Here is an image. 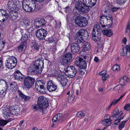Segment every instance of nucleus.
Listing matches in <instances>:
<instances>
[{
  "label": "nucleus",
  "mask_w": 130,
  "mask_h": 130,
  "mask_svg": "<svg viewBox=\"0 0 130 130\" xmlns=\"http://www.w3.org/2000/svg\"><path fill=\"white\" fill-rule=\"evenodd\" d=\"M19 4V0H9L7 6L10 11L8 13L6 10L0 9V21L4 22L7 20L8 17L12 20L17 19L20 14L19 13L17 12L19 9L18 5Z\"/></svg>",
  "instance_id": "nucleus-1"
},
{
  "label": "nucleus",
  "mask_w": 130,
  "mask_h": 130,
  "mask_svg": "<svg viewBox=\"0 0 130 130\" xmlns=\"http://www.w3.org/2000/svg\"><path fill=\"white\" fill-rule=\"evenodd\" d=\"M43 62L40 59L35 60V63L31 65L28 69L29 73L31 75L40 73L43 67Z\"/></svg>",
  "instance_id": "nucleus-2"
},
{
  "label": "nucleus",
  "mask_w": 130,
  "mask_h": 130,
  "mask_svg": "<svg viewBox=\"0 0 130 130\" xmlns=\"http://www.w3.org/2000/svg\"><path fill=\"white\" fill-rule=\"evenodd\" d=\"M76 40L78 43H84L89 37L88 33L87 30L84 29L80 30L76 34Z\"/></svg>",
  "instance_id": "nucleus-3"
},
{
  "label": "nucleus",
  "mask_w": 130,
  "mask_h": 130,
  "mask_svg": "<svg viewBox=\"0 0 130 130\" xmlns=\"http://www.w3.org/2000/svg\"><path fill=\"white\" fill-rule=\"evenodd\" d=\"M48 105L47 99L44 97L41 96L38 99L37 104L34 106L33 107L35 109L41 110L46 108Z\"/></svg>",
  "instance_id": "nucleus-4"
},
{
  "label": "nucleus",
  "mask_w": 130,
  "mask_h": 130,
  "mask_svg": "<svg viewBox=\"0 0 130 130\" xmlns=\"http://www.w3.org/2000/svg\"><path fill=\"white\" fill-rule=\"evenodd\" d=\"M29 0H23L22 6L23 9L25 11L28 12H31L35 9L36 5L34 3H30Z\"/></svg>",
  "instance_id": "nucleus-5"
},
{
  "label": "nucleus",
  "mask_w": 130,
  "mask_h": 130,
  "mask_svg": "<svg viewBox=\"0 0 130 130\" xmlns=\"http://www.w3.org/2000/svg\"><path fill=\"white\" fill-rule=\"evenodd\" d=\"M66 75L70 78L73 77L76 75L77 72L76 69L74 66H68L64 69Z\"/></svg>",
  "instance_id": "nucleus-6"
},
{
  "label": "nucleus",
  "mask_w": 130,
  "mask_h": 130,
  "mask_svg": "<svg viewBox=\"0 0 130 130\" xmlns=\"http://www.w3.org/2000/svg\"><path fill=\"white\" fill-rule=\"evenodd\" d=\"M100 22L102 27L106 29V27L107 26V23H108L109 25L112 24V20L110 17L103 16L101 18Z\"/></svg>",
  "instance_id": "nucleus-7"
},
{
  "label": "nucleus",
  "mask_w": 130,
  "mask_h": 130,
  "mask_svg": "<svg viewBox=\"0 0 130 130\" xmlns=\"http://www.w3.org/2000/svg\"><path fill=\"white\" fill-rule=\"evenodd\" d=\"M75 24L78 26L81 27H85L87 24L88 21L85 18H80V17H76L75 19Z\"/></svg>",
  "instance_id": "nucleus-8"
},
{
  "label": "nucleus",
  "mask_w": 130,
  "mask_h": 130,
  "mask_svg": "<svg viewBox=\"0 0 130 130\" xmlns=\"http://www.w3.org/2000/svg\"><path fill=\"white\" fill-rule=\"evenodd\" d=\"M47 34L46 30L41 28L37 30L36 32V35L37 38L40 40L44 39Z\"/></svg>",
  "instance_id": "nucleus-9"
},
{
  "label": "nucleus",
  "mask_w": 130,
  "mask_h": 130,
  "mask_svg": "<svg viewBox=\"0 0 130 130\" xmlns=\"http://www.w3.org/2000/svg\"><path fill=\"white\" fill-rule=\"evenodd\" d=\"M8 88L7 82L1 79L0 80V94L5 95Z\"/></svg>",
  "instance_id": "nucleus-10"
},
{
  "label": "nucleus",
  "mask_w": 130,
  "mask_h": 130,
  "mask_svg": "<svg viewBox=\"0 0 130 130\" xmlns=\"http://www.w3.org/2000/svg\"><path fill=\"white\" fill-rule=\"evenodd\" d=\"M34 82V78L29 76H27L24 81V86L26 88H29L32 86Z\"/></svg>",
  "instance_id": "nucleus-11"
},
{
  "label": "nucleus",
  "mask_w": 130,
  "mask_h": 130,
  "mask_svg": "<svg viewBox=\"0 0 130 130\" xmlns=\"http://www.w3.org/2000/svg\"><path fill=\"white\" fill-rule=\"evenodd\" d=\"M2 112L4 117L5 119H7L11 114L10 108L9 106H4L2 110Z\"/></svg>",
  "instance_id": "nucleus-12"
},
{
  "label": "nucleus",
  "mask_w": 130,
  "mask_h": 130,
  "mask_svg": "<svg viewBox=\"0 0 130 130\" xmlns=\"http://www.w3.org/2000/svg\"><path fill=\"white\" fill-rule=\"evenodd\" d=\"M125 49L126 50V52L124 51V49L123 48H122L121 51L120 53V55L121 56H124L126 55L127 57H130V44L126 45L125 47Z\"/></svg>",
  "instance_id": "nucleus-13"
},
{
  "label": "nucleus",
  "mask_w": 130,
  "mask_h": 130,
  "mask_svg": "<svg viewBox=\"0 0 130 130\" xmlns=\"http://www.w3.org/2000/svg\"><path fill=\"white\" fill-rule=\"evenodd\" d=\"M72 55L70 53H68L64 54L62 60V63L63 64H67L70 62L72 58Z\"/></svg>",
  "instance_id": "nucleus-14"
},
{
  "label": "nucleus",
  "mask_w": 130,
  "mask_h": 130,
  "mask_svg": "<svg viewBox=\"0 0 130 130\" xmlns=\"http://www.w3.org/2000/svg\"><path fill=\"white\" fill-rule=\"evenodd\" d=\"M57 86L55 85L52 80H49L47 84V88L50 92L55 91L57 88Z\"/></svg>",
  "instance_id": "nucleus-15"
},
{
  "label": "nucleus",
  "mask_w": 130,
  "mask_h": 130,
  "mask_svg": "<svg viewBox=\"0 0 130 130\" xmlns=\"http://www.w3.org/2000/svg\"><path fill=\"white\" fill-rule=\"evenodd\" d=\"M31 33H29V32L26 31L25 32H23L22 34V37L21 38L20 41L22 42H21L23 43H25L26 44V41L28 39V37H31L30 36V34Z\"/></svg>",
  "instance_id": "nucleus-16"
},
{
  "label": "nucleus",
  "mask_w": 130,
  "mask_h": 130,
  "mask_svg": "<svg viewBox=\"0 0 130 130\" xmlns=\"http://www.w3.org/2000/svg\"><path fill=\"white\" fill-rule=\"evenodd\" d=\"M57 79L60 81L62 86L64 87L66 85L68 80L65 76L63 75H59L57 77Z\"/></svg>",
  "instance_id": "nucleus-17"
},
{
  "label": "nucleus",
  "mask_w": 130,
  "mask_h": 130,
  "mask_svg": "<svg viewBox=\"0 0 130 130\" xmlns=\"http://www.w3.org/2000/svg\"><path fill=\"white\" fill-rule=\"evenodd\" d=\"M101 32L100 31H93L92 33V37L95 41L99 40L101 37Z\"/></svg>",
  "instance_id": "nucleus-18"
},
{
  "label": "nucleus",
  "mask_w": 130,
  "mask_h": 130,
  "mask_svg": "<svg viewBox=\"0 0 130 130\" xmlns=\"http://www.w3.org/2000/svg\"><path fill=\"white\" fill-rule=\"evenodd\" d=\"M74 93V91L73 90L68 91L67 93V94L69 96L68 101L70 103H72L74 100L75 96Z\"/></svg>",
  "instance_id": "nucleus-19"
},
{
  "label": "nucleus",
  "mask_w": 130,
  "mask_h": 130,
  "mask_svg": "<svg viewBox=\"0 0 130 130\" xmlns=\"http://www.w3.org/2000/svg\"><path fill=\"white\" fill-rule=\"evenodd\" d=\"M35 87L36 90L41 93H43L44 92L45 88L43 85H40L39 82H36Z\"/></svg>",
  "instance_id": "nucleus-20"
},
{
  "label": "nucleus",
  "mask_w": 130,
  "mask_h": 130,
  "mask_svg": "<svg viewBox=\"0 0 130 130\" xmlns=\"http://www.w3.org/2000/svg\"><path fill=\"white\" fill-rule=\"evenodd\" d=\"M11 114L14 115L18 114L20 111V108L17 105L12 106L10 108Z\"/></svg>",
  "instance_id": "nucleus-21"
},
{
  "label": "nucleus",
  "mask_w": 130,
  "mask_h": 130,
  "mask_svg": "<svg viewBox=\"0 0 130 130\" xmlns=\"http://www.w3.org/2000/svg\"><path fill=\"white\" fill-rule=\"evenodd\" d=\"M45 24V21L43 19L36 20L35 21L34 25L36 27H39L43 26Z\"/></svg>",
  "instance_id": "nucleus-22"
},
{
  "label": "nucleus",
  "mask_w": 130,
  "mask_h": 130,
  "mask_svg": "<svg viewBox=\"0 0 130 130\" xmlns=\"http://www.w3.org/2000/svg\"><path fill=\"white\" fill-rule=\"evenodd\" d=\"M15 79L18 80L22 81L23 78V75L18 70L16 71L14 73Z\"/></svg>",
  "instance_id": "nucleus-23"
},
{
  "label": "nucleus",
  "mask_w": 130,
  "mask_h": 130,
  "mask_svg": "<svg viewBox=\"0 0 130 130\" xmlns=\"http://www.w3.org/2000/svg\"><path fill=\"white\" fill-rule=\"evenodd\" d=\"M79 45L77 44L73 43L71 46V51L73 53H75L78 52L79 49Z\"/></svg>",
  "instance_id": "nucleus-24"
},
{
  "label": "nucleus",
  "mask_w": 130,
  "mask_h": 130,
  "mask_svg": "<svg viewBox=\"0 0 130 130\" xmlns=\"http://www.w3.org/2000/svg\"><path fill=\"white\" fill-rule=\"evenodd\" d=\"M31 51L33 53H35L39 50V44L34 41L32 42L31 45Z\"/></svg>",
  "instance_id": "nucleus-25"
},
{
  "label": "nucleus",
  "mask_w": 130,
  "mask_h": 130,
  "mask_svg": "<svg viewBox=\"0 0 130 130\" xmlns=\"http://www.w3.org/2000/svg\"><path fill=\"white\" fill-rule=\"evenodd\" d=\"M18 85L16 83L14 82L10 84V86L8 88V89L11 92H14L17 89Z\"/></svg>",
  "instance_id": "nucleus-26"
},
{
  "label": "nucleus",
  "mask_w": 130,
  "mask_h": 130,
  "mask_svg": "<svg viewBox=\"0 0 130 130\" xmlns=\"http://www.w3.org/2000/svg\"><path fill=\"white\" fill-rule=\"evenodd\" d=\"M18 48L19 52H23L26 48V43L21 42V44L18 47Z\"/></svg>",
  "instance_id": "nucleus-27"
},
{
  "label": "nucleus",
  "mask_w": 130,
  "mask_h": 130,
  "mask_svg": "<svg viewBox=\"0 0 130 130\" xmlns=\"http://www.w3.org/2000/svg\"><path fill=\"white\" fill-rule=\"evenodd\" d=\"M11 62V61H10L9 58H7L5 63L6 67L10 69H11L14 68V63L12 64Z\"/></svg>",
  "instance_id": "nucleus-28"
},
{
  "label": "nucleus",
  "mask_w": 130,
  "mask_h": 130,
  "mask_svg": "<svg viewBox=\"0 0 130 130\" xmlns=\"http://www.w3.org/2000/svg\"><path fill=\"white\" fill-rule=\"evenodd\" d=\"M62 115L61 113H59L55 116L52 119L53 122H56L62 119Z\"/></svg>",
  "instance_id": "nucleus-29"
},
{
  "label": "nucleus",
  "mask_w": 130,
  "mask_h": 130,
  "mask_svg": "<svg viewBox=\"0 0 130 130\" xmlns=\"http://www.w3.org/2000/svg\"><path fill=\"white\" fill-rule=\"evenodd\" d=\"M18 93L20 97L22 98L25 101H27L30 98L29 96L24 95L19 90H18Z\"/></svg>",
  "instance_id": "nucleus-30"
},
{
  "label": "nucleus",
  "mask_w": 130,
  "mask_h": 130,
  "mask_svg": "<svg viewBox=\"0 0 130 130\" xmlns=\"http://www.w3.org/2000/svg\"><path fill=\"white\" fill-rule=\"evenodd\" d=\"M84 6V4L80 1H76L75 4V8L79 11V8H80L82 6Z\"/></svg>",
  "instance_id": "nucleus-31"
},
{
  "label": "nucleus",
  "mask_w": 130,
  "mask_h": 130,
  "mask_svg": "<svg viewBox=\"0 0 130 130\" xmlns=\"http://www.w3.org/2000/svg\"><path fill=\"white\" fill-rule=\"evenodd\" d=\"M89 10L88 6L84 4L80 8H79V11L83 12H87Z\"/></svg>",
  "instance_id": "nucleus-32"
},
{
  "label": "nucleus",
  "mask_w": 130,
  "mask_h": 130,
  "mask_svg": "<svg viewBox=\"0 0 130 130\" xmlns=\"http://www.w3.org/2000/svg\"><path fill=\"white\" fill-rule=\"evenodd\" d=\"M113 120V116H112L110 117L109 115L107 114L104 116V119L103 120L104 121H107L108 122H112Z\"/></svg>",
  "instance_id": "nucleus-33"
},
{
  "label": "nucleus",
  "mask_w": 130,
  "mask_h": 130,
  "mask_svg": "<svg viewBox=\"0 0 130 130\" xmlns=\"http://www.w3.org/2000/svg\"><path fill=\"white\" fill-rule=\"evenodd\" d=\"M102 32L104 35L110 37L112 35V32L110 30H103L102 31Z\"/></svg>",
  "instance_id": "nucleus-34"
},
{
  "label": "nucleus",
  "mask_w": 130,
  "mask_h": 130,
  "mask_svg": "<svg viewBox=\"0 0 130 130\" xmlns=\"http://www.w3.org/2000/svg\"><path fill=\"white\" fill-rule=\"evenodd\" d=\"M91 46L89 42H87L83 46V49L86 51H89L90 49Z\"/></svg>",
  "instance_id": "nucleus-35"
},
{
  "label": "nucleus",
  "mask_w": 130,
  "mask_h": 130,
  "mask_svg": "<svg viewBox=\"0 0 130 130\" xmlns=\"http://www.w3.org/2000/svg\"><path fill=\"white\" fill-rule=\"evenodd\" d=\"M81 62L80 64V66L79 67L80 68L83 69L85 68L87 66L86 62L82 58L81 60Z\"/></svg>",
  "instance_id": "nucleus-36"
},
{
  "label": "nucleus",
  "mask_w": 130,
  "mask_h": 130,
  "mask_svg": "<svg viewBox=\"0 0 130 130\" xmlns=\"http://www.w3.org/2000/svg\"><path fill=\"white\" fill-rule=\"evenodd\" d=\"M81 59H82V58L77 57L75 58V60L74 62V64L77 67H79L80 66V64L81 62Z\"/></svg>",
  "instance_id": "nucleus-37"
},
{
  "label": "nucleus",
  "mask_w": 130,
  "mask_h": 130,
  "mask_svg": "<svg viewBox=\"0 0 130 130\" xmlns=\"http://www.w3.org/2000/svg\"><path fill=\"white\" fill-rule=\"evenodd\" d=\"M10 61H11L12 62L11 63L12 64H13L14 65V67H15L16 66L17 62V59L15 57H11L9 58Z\"/></svg>",
  "instance_id": "nucleus-38"
},
{
  "label": "nucleus",
  "mask_w": 130,
  "mask_h": 130,
  "mask_svg": "<svg viewBox=\"0 0 130 130\" xmlns=\"http://www.w3.org/2000/svg\"><path fill=\"white\" fill-rule=\"evenodd\" d=\"M112 122L108 121H104L103 120H102L101 122V124L106 127H108L110 125L112 124Z\"/></svg>",
  "instance_id": "nucleus-39"
},
{
  "label": "nucleus",
  "mask_w": 130,
  "mask_h": 130,
  "mask_svg": "<svg viewBox=\"0 0 130 130\" xmlns=\"http://www.w3.org/2000/svg\"><path fill=\"white\" fill-rule=\"evenodd\" d=\"M97 0H90L89 1L87 5L88 6L92 7L94 5Z\"/></svg>",
  "instance_id": "nucleus-40"
},
{
  "label": "nucleus",
  "mask_w": 130,
  "mask_h": 130,
  "mask_svg": "<svg viewBox=\"0 0 130 130\" xmlns=\"http://www.w3.org/2000/svg\"><path fill=\"white\" fill-rule=\"evenodd\" d=\"M128 118L126 120H124L122 122L119 124V130H121L122 128H123L126 122L128 121Z\"/></svg>",
  "instance_id": "nucleus-41"
},
{
  "label": "nucleus",
  "mask_w": 130,
  "mask_h": 130,
  "mask_svg": "<svg viewBox=\"0 0 130 130\" xmlns=\"http://www.w3.org/2000/svg\"><path fill=\"white\" fill-rule=\"evenodd\" d=\"M124 116H123L122 117H118V118L117 119H114V120H115V122H114V124L115 125H117L118 124V123H119L120 122V120L121 119H123L124 118Z\"/></svg>",
  "instance_id": "nucleus-42"
},
{
  "label": "nucleus",
  "mask_w": 130,
  "mask_h": 130,
  "mask_svg": "<svg viewBox=\"0 0 130 130\" xmlns=\"http://www.w3.org/2000/svg\"><path fill=\"white\" fill-rule=\"evenodd\" d=\"M127 0H115L116 3L118 4L123 5L124 4Z\"/></svg>",
  "instance_id": "nucleus-43"
},
{
  "label": "nucleus",
  "mask_w": 130,
  "mask_h": 130,
  "mask_svg": "<svg viewBox=\"0 0 130 130\" xmlns=\"http://www.w3.org/2000/svg\"><path fill=\"white\" fill-rule=\"evenodd\" d=\"M93 31H101V30L100 28V26L98 24H96L95 25L93 29Z\"/></svg>",
  "instance_id": "nucleus-44"
},
{
  "label": "nucleus",
  "mask_w": 130,
  "mask_h": 130,
  "mask_svg": "<svg viewBox=\"0 0 130 130\" xmlns=\"http://www.w3.org/2000/svg\"><path fill=\"white\" fill-rule=\"evenodd\" d=\"M8 123L7 120H0V125L1 126H4L6 125Z\"/></svg>",
  "instance_id": "nucleus-45"
},
{
  "label": "nucleus",
  "mask_w": 130,
  "mask_h": 130,
  "mask_svg": "<svg viewBox=\"0 0 130 130\" xmlns=\"http://www.w3.org/2000/svg\"><path fill=\"white\" fill-rule=\"evenodd\" d=\"M76 116L78 117L82 118L84 117V114L82 112L79 111L77 113Z\"/></svg>",
  "instance_id": "nucleus-46"
},
{
  "label": "nucleus",
  "mask_w": 130,
  "mask_h": 130,
  "mask_svg": "<svg viewBox=\"0 0 130 130\" xmlns=\"http://www.w3.org/2000/svg\"><path fill=\"white\" fill-rule=\"evenodd\" d=\"M5 43L4 41L0 40V51L2 50L3 48Z\"/></svg>",
  "instance_id": "nucleus-47"
},
{
  "label": "nucleus",
  "mask_w": 130,
  "mask_h": 130,
  "mask_svg": "<svg viewBox=\"0 0 130 130\" xmlns=\"http://www.w3.org/2000/svg\"><path fill=\"white\" fill-rule=\"evenodd\" d=\"M114 72H118L119 71L120 69V66L118 64H116L114 65Z\"/></svg>",
  "instance_id": "nucleus-48"
},
{
  "label": "nucleus",
  "mask_w": 130,
  "mask_h": 130,
  "mask_svg": "<svg viewBox=\"0 0 130 130\" xmlns=\"http://www.w3.org/2000/svg\"><path fill=\"white\" fill-rule=\"evenodd\" d=\"M115 89V91L117 93H119L121 91V90L119 86H117L114 87V89Z\"/></svg>",
  "instance_id": "nucleus-49"
},
{
  "label": "nucleus",
  "mask_w": 130,
  "mask_h": 130,
  "mask_svg": "<svg viewBox=\"0 0 130 130\" xmlns=\"http://www.w3.org/2000/svg\"><path fill=\"white\" fill-rule=\"evenodd\" d=\"M130 27V22L129 21L126 26V32L127 33L128 31L129 30Z\"/></svg>",
  "instance_id": "nucleus-50"
},
{
  "label": "nucleus",
  "mask_w": 130,
  "mask_h": 130,
  "mask_svg": "<svg viewBox=\"0 0 130 130\" xmlns=\"http://www.w3.org/2000/svg\"><path fill=\"white\" fill-rule=\"evenodd\" d=\"M124 109L127 110H130V104L125 105L124 107Z\"/></svg>",
  "instance_id": "nucleus-51"
},
{
  "label": "nucleus",
  "mask_w": 130,
  "mask_h": 130,
  "mask_svg": "<svg viewBox=\"0 0 130 130\" xmlns=\"http://www.w3.org/2000/svg\"><path fill=\"white\" fill-rule=\"evenodd\" d=\"M127 77V76H124L121 78L120 79V82H126Z\"/></svg>",
  "instance_id": "nucleus-52"
},
{
  "label": "nucleus",
  "mask_w": 130,
  "mask_h": 130,
  "mask_svg": "<svg viewBox=\"0 0 130 130\" xmlns=\"http://www.w3.org/2000/svg\"><path fill=\"white\" fill-rule=\"evenodd\" d=\"M102 76V79L104 82L106 80L108 76V75L107 74Z\"/></svg>",
  "instance_id": "nucleus-53"
},
{
  "label": "nucleus",
  "mask_w": 130,
  "mask_h": 130,
  "mask_svg": "<svg viewBox=\"0 0 130 130\" xmlns=\"http://www.w3.org/2000/svg\"><path fill=\"white\" fill-rule=\"evenodd\" d=\"M114 110H115V111H116L115 113H114V117L115 116V117L117 118V117L116 116L117 115H118V113H119V109L118 107H116L115 108Z\"/></svg>",
  "instance_id": "nucleus-54"
},
{
  "label": "nucleus",
  "mask_w": 130,
  "mask_h": 130,
  "mask_svg": "<svg viewBox=\"0 0 130 130\" xmlns=\"http://www.w3.org/2000/svg\"><path fill=\"white\" fill-rule=\"evenodd\" d=\"M106 74H107V71L106 70L102 71L99 73L100 75L102 76L105 75Z\"/></svg>",
  "instance_id": "nucleus-55"
},
{
  "label": "nucleus",
  "mask_w": 130,
  "mask_h": 130,
  "mask_svg": "<svg viewBox=\"0 0 130 130\" xmlns=\"http://www.w3.org/2000/svg\"><path fill=\"white\" fill-rule=\"evenodd\" d=\"M127 42V39L125 37H124L122 41V42L124 44H126Z\"/></svg>",
  "instance_id": "nucleus-56"
},
{
  "label": "nucleus",
  "mask_w": 130,
  "mask_h": 130,
  "mask_svg": "<svg viewBox=\"0 0 130 130\" xmlns=\"http://www.w3.org/2000/svg\"><path fill=\"white\" fill-rule=\"evenodd\" d=\"M24 24L26 26H28L30 25V22L29 21L26 20L24 22Z\"/></svg>",
  "instance_id": "nucleus-57"
},
{
  "label": "nucleus",
  "mask_w": 130,
  "mask_h": 130,
  "mask_svg": "<svg viewBox=\"0 0 130 130\" xmlns=\"http://www.w3.org/2000/svg\"><path fill=\"white\" fill-rule=\"evenodd\" d=\"M94 62L96 63H98L100 61V60L97 57H95L94 59Z\"/></svg>",
  "instance_id": "nucleus-58"
},
{
  "label": "nucleus",
  "mask_w": 130,
  "mask_h": 130,
  "mask_svg": "<svg viewBox=\"0 0 130 130\" xmlns=\"http://www.w3.org/2000/svg\"><path fill=\"white\" fill-rule=\"evenodd\" d=\"M113 104V101L112 103L110 104L106 107V110H108L110 108V107H111V106Z\"/></svg>",
  "instance_id": "nucleus-59"
},
{
  "label": "nucleus",
  "mask_w": 130,
  "mask_h": 130,
  "mask_svg": "<svg viewBox=\"0 0 130 130\" xmlns=\"http://www.w3.org/2000/svg\"><path fill=\"white\" fill-rule=\"evenodd\" d=\"M120 100L119 99H114V105H116L117 103Z\"/></svg>",
  "instance_id": "nucleus-60"
},
{
  "label": "nucleus",
  "mask_w": 130,
  "mask_h": 130,
  "mask_svg": "<svg viewBox=\"0 0 130 130\" xmlns=\"http://www.w3.org/2000/svg\"><path fill=\"white\" fill-rule=\"evenodd\" d=\"M122 113L123 112L122 111H121L119 112V113H118V115H117L116 117H117V118L118 117H119L121 115H122Z\"/></svg>",
  "instance_id": "nucleus-61"
},
{
  "label": "nucleus",
  "mask_w": 130,
  "mask_h": 130,
  "mask_svg": "<svg viewBox=\"0 0 130 130\" xmlns=\"http://www.w3.org/2000/svg\"><path fill=\"white\" fill-rule=\"evenodd\" d=\"M83 3L84 4V5H86L87 4H87L88 3L87 1L88 2V0H83Z\"/></svg>",
  "instance_id": "nucleus-62"
},
{
  "label": "nucleus",
  "mask_w": 130,
  "mask_h": 130,
  "mask_svg": "<svg viewBox=\"0 0 130 130\" xmlns=\"http://www.w3.org/2000/svg\"><path fill=\"white\" fill-rule=\"evenodd\" d=\"M120 9L119 7H114V12L117 11Z\"/></svg>",
  "instance_id": "nucleus-63"
},
{
  "label": "nucleus",
  "mask_w": 130,
  "mask_h": 130,
  "mask_svg": "<svg viewBox=\"0 0 130 130\" xmlns=\"http://www.w3.org/2000/svg\"><path fill=\"white\" fill-rule=\"evenodd\" d=\"M24 121H25L24 120H22L20 122V123H19V124H20V125H21L22 124V123L24 122Z\"/></svg>",
  "instance_id": "nucleus-64"
}]
</instances>
